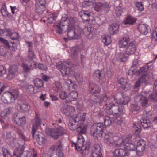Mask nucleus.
<instances>
[{
  "label": "nucleus",
  "instance_id": "nucleus-49",
  "mask_svg": "<svg viewBox=\"0 0 157 157\" xmlns=\"http://www.w3.org/2000/svg\"><path fill=\"white\" fill-rule=\"evenodd\" d=\"M111 37L109 36L106 35L102 39V42L105 46H108L111 43Z\"/></svg>",
  "mask_w": 157,
  "mask_h": 157
},
{
  "label": "nucleus",
  "instance_id": "nucleus-52",
  "mask_svg": "<svg viewBox=\"0 0 157 157\" xmlns=\"http://www.w3.org/2000/svg\"><path fill=\"white\" fill-rule=\"evenodd\" d=\"M34 83L36 87L40 88L43 86L44 83L41 79L37 78L35 79Z\"/></svg>",
  "mask_w": 157,
  "mask_h": 157
},
{
  "label": "nucleus",
  "instance_id": "nucleus-55",
  "mask_svg": "<svg viewBox=\"0 0 157 157\" xmlns=\"http://www.w3.org/2000/svg\"><path fill=\"white\" fill-rule=\"evenodd\" d=\"M104 122L105 126H109L111 124L112 121L110 117L106 116L104 119Z\"/></svg>",
  "mask_w": 157,
  "mask_h": 157
},
{
  "label": "nucleus",
  "instance_id": "nucleus-58",
  "mask_svg": "<svg viewBox=\"0 0 157 157\" xmlns=\"http://www.w3.org/2000/svg\"><path fill=\"white\" fill-rule=\"evenodd\" d=\"M29 64V65L30 69H32L37 67V63L35 62L30 59L29 61H28Z\"/></svg>",
  "mask_w": 157,
  "mask_h": 157
},
{
  "label": "nucleus",
  "instance_id": "nucleus-16",
  "mask_svg": "<svg viewBox=\"0 0 157 157\" xmlns=\"http://www.w3.org/2000/svg\"><path fill=\"white\" fill-rule=\"evenodd\" d=\"M75 109L74 107L65 105L63 108L62 112L63 114L68 117L72 116L74 115Z\"/></svg>",
  "mask_w": 157,
  "mask_h": 157
},
{
  "label": "nucleus",
  "instance_id": "nucleus-4",
  "mask_svg": "<svg viewBox=\"0 0 157 157\" xmlns=\"http://www.w3.org/2000/svg\"><path fill=\"white\" fill-rule=\"evenodd\" d=\"M104 127L103 123L94 124L90 127V134L95 139H100L102 136Z\"/></svg>",
  "mask_w": 157,
  "mask_h": 157
},
{
  "label": "nucleus",
  "instance_id": "nucleus-31",
  "mask_svg": "<svg viewBox=\"0 0 157 157\" xmlns=\"http://www.w3.org/2000/svg\"><path fill=\"white\" fill-rule=\"evenodd\" d=\"M13 107H9L6 108L5 109L1 112V116L4 119H6L7 116L11 114L13 111Z\"/></svg>",
  "mask_w": 157,
  "mask_h": 157
},
{
  "label": "nucleus",
  "instance_id": "nucleus-29",
  "mask_svg": "<svg viewBox=\"0 0 157 157\" xmlns=\"http://www.w3.org/2000/svg\"><path fill=\"white\" fill-rule=\"evenodd\" d=\"M114 155H118L123 157H128L129 155V153L123 149H117L113 152Z\"/></svg>",
  "mask_w": 157,
  "mask_h": 157
},
{
  "label": "nucleus",
  "instance_id": "nucleus-28",
  "mask_svg": "<svg viewBox=\"0 0 157 157\" xmlns=\"http://www.w3.org/2000/svg\"><path fill=\"white\" fill-rule=\"evenodd\" d=\"M36 135V138L37 142L40 145L44 144L46 142L45 137L42 133H40L37 134L36 131L35 133V135Z\"/></svg>",
  "mask_w": 157,
  "mask_h": 157
},
{
  "label": "nucleus",
  "instance_id": "nucleus-62",
  "mask_svg": "<svg viewBox=\"0 0 157 157\" xmlns=\"http://www.w3.org/2000/svg\"><path fill=\"white\" fill-rule=\"evenodd\" d=\"M152 39L155 41H157V28H156L153 31L151 34Z\"/></svg>",
  "mask_w": 157,
  "mask_h": 157
},
{
  "label": "nucleus",
  "instance_id": "nucleus-42",
  "mask_svg": "<svg viewBox=\"0 0 157 157\" xmlns=\"http://www.w3.org/2000/svg\"><path fill=\"white\" fill-rule=\"evenodd\" d=\"M36 12L38 14H42L46 9L45 6L38 5L35 4Z\"/></svg>",
  "mask_w": 157,
  "mask_h": 157
},
{
  "label": "nucleus",
  "instance_id": "nucleus-5",
  "mask_svg": "<svg viewBox=\"0 0 157 157\" xmlns=\"http://www.w3.org/2000/svg\"><path fill=\"white\" fill-rule=\"evenodd\" d=\"M56 67L60 71L63 77H66L70 74L71 71H73L74 65L70 61H65L56 64Z\"/></svg>",
  "mask_w": 157,
  "mask_h": 157
},
{
  "label": "nucleus",
  "instance_id": "nucleus-22",
  "mask_svg": "<svg viewBox=\"0 0 157 157\" xmlns=\"http://www.w3.org/2000/svg\"><path fill=\"white\" fill-rule=\"evenodd\" d=\"M130 40L129 35L125 34L121 39L119 41L118 44L120 48H124L128 45V42Z\"/></svg>",
  "mask_w": 157,
  "mask_h": 157
},
{
  "label": "nucleus",
  "instance_id": "nucleus-47",
  "mask_svg": "<svg viewBox=\"0 0 157 157\" xmlns=\"http://www.w3.org/2000/svg\"><path fill=\"white\" fill-rule=\"evenodd\" d=\"M105 5L102 3L99 2L97 3L95 6V10L96 11L98 12L101 10L105 8Z\"/></svg>",
  "mask_w": 157,
  "mask_h": 157
},
{
  "label": "nucleus",
  "instance_id": "nucleus-37",
  "mask_svg": "<svg viewBox=\"0 0 157 157\" xmlns=\"http://www.w3.org/2000/svg\"><path fill=\"white\" fill-rule=\"evenodd\" d=\"M64 23H66L67 25V28H74L77 26H75V21L72 17H70L65 20H63Z\"/></svg>",
  "mask_w": 157,
  "mask_h": 157
},
{
  "label": "nucleus",
  "instance_id": "nucleus-59",
  "mask_svg": "<svg viewBox=\"0 0 157 157\" xmlns=\"http://www.w3.org/2000/svg\"><path fill=\"white\" fill-rule=\"evenodd\" d=\"M1 12L3 16H7L8 13L7 11L5 5H4L1 6Z\"/></svg>",
  "mask_w": 157,
  "mask_h": 157
},
{
  "label": "nucleus",
  "instance_id": "nucleus-17",
  "mask_svg": "<svg viewBox=\"0 0 157 157\" xmlns=\"http://www.w3.org/2000/svg\"><path fill=\"white\" fill-rule=\"evenodd\" d=\"M18 74V67L17 66L13 65L10 67L8 70L7 78L11 80L16 77Z\"/></svg>",
  "mask_w": 157,
  "mask_h": 157
},
{
  "label": "nucleus",
  "instance_id": "nucleus-6",
  "mask_svg": "<svg viewBox=\"0 0 157 157\" xmlns=\"http://www.w3.org/2000/svg\"><path fill=\"white\" fill-rule=\"evenodd\" d=\"M45 132L47 135L50 136L54 139H56L61 135L66 134V131L63 127H59L56 129L46 128Z\"/></svg>",
  "mask_w": 157,
  "mask_h": 157
},
{
  "label": "nucleus",
  "instance_id": "nucleus-53",
  "mask_svg": "<svg viewBox=\"0 0 157 157\" xmlns=\"http://www.w3.org/2000/svg\"><path fill=\"white\" fill-rule=\"evenodd\" d=\"M135 6L140 11H142L144 10V6L141 2H137L135 3Z\"/></svg>",
  "mask_w": 157,
  "mask_h": 157
},
{
  "label": "nucleus",
  "instance_id": "nucleus-3",
  "mask_svg": "<svg viewBox=\"0 0 157 157\" xmlns=\"http://www.w3.org/2000/svg\"><path fill=\"white\" fill-rule=\"evenodd\" d=\"M84 139L82 135H79L78 137L76 143H72V145L74 146L76 149L78 151H81V153L83 155H87L89 152L90 145L89 144H86L83 145L84 142Z\"/></svg>",
  "mask_w": 157,
  "mask_h": 157
},
{
  "label": "nucleus",
  "instance_id": "nucleus-2",
  "mask_svg": "<svg viewBox=\"0 0 157 157\" xmlns=\"http://www.w3.org/2000/svg\"><path fill=\"white\" fill-rule=\"evenodd\" d=\"M62 145L60 141H58L55 145L52 146L48 153L44 154L43 157H64L63 152L60 151Z\"/></svg>",
  "mask_w": 157,
  "mask_h": 157
},
{
  "label": "nucleus",
  "instance_id": "nucleus-41",
  "mask_svg": "<svg viewBox=\"0 0 157 157\" xmlns=\"http://www.w3.org/2000/svg\"><path fill=\"white\" fill-rule=\"evenodd\" d=\"M133 129L135 131L136 134L138 135L142 130L140 124L138 122H134L133 123Z\"/></svg>",
  "mask_w": 157,
  "mask_h": 157
},
{
  "label": "nucleus",
  "instance_id": "nucleus-23",
  "mask_svg": "<svg viewBox=\"0 0 157 157\" xmlns=\"http://www.w3.org/2000/svg\"><path fill=\"white\" fill-rule=\"evenodd\" d=\"M146 142L144 140L141 139L137 143L136 149L138 154L140 153H143L145 149Z\"/></svg>",
  "mask_w": 157,
  "mask_h": 157
},
{
  "label": "nucleus",
  "instance_id": "nucleus-57",
  "mask_svg": "<svg viewBox=\"0 0 157 157\" xmlns=\"http://www.w3.org/2000/svg\"><path fill=\"white\" fill-rule=\"evenodd\" d=\"M127 56L126 55L124 54L123 53H118L117 54L116 57L117 58V59L118 60L120 61H123V59L126 58Z\"/></svg>",
  "mask_w": 157,
  "mask_h": 157
},
{
  "label": "nucleus",
  "instance_id": "nucleus-33",
  "mask_svg": "<svg viewBox=\"0 0 157 157\" xmlns=\"http://www.w3.org/2000/svg\"><path fill=\"white\" fill-rule=\"evenodd\" d=\"M137 20V19L131 16H128L123 21L125 25H133Z\"/></svg>",
  "mask_w": 157,
  "mask_h": 157
},
{
  "label": "nucleus",
  "instance_id": "nucleus-46",
  "mask_svg": "<svg viewBox=\"0 0 157 157\" xmlns=\"http://www.w3.org/2000/svg\"><path fill=\"white\" fill-rule=\"evenodd\" d=\"M57 16L55 15H52L50 16L48 19V22L50 24H54L55 25L56 23H57L58 21H56Z\"/></svg>",
  "mask_w": 157,
  "mask_h": 157
},
{
  "label": "nucleus",
  "instance_id": "nucleus-15",
  "mask_svg": "<svg viewBox=\"0 0 157 157\" xmlns=\"http://www.w3.org/2000/svg\"><path fill=\"white\" fill-rule=\"evenodd\" d=\"M41 118L36 113L35 117L33 120L32 133L33 138L34 137V135L35 133H36V131H37L38 127L41 124Z\"/></svg>",
  "mask_w": 157,
  "mask_h": 157
},
{
  "label": "nucleus",
  "instance_id": "nucleus-60",
  "mask_svg": "<svg viewBox=\"0 0 157 157\" xmlns=\"http://www.w3.org/2000/svg\"><path fill=\"white\" fill-rule=\"evenodd\" d=\"M2 151L3 153V157H12L11 155L7 149L3 148Z\"/></svg>",
  "mask_w": 157,
  "mask_h": 157
},
{
  "label": "nucleus",
  "instance_id": "nucleus-43",
  "mask_svg": "<svg viewBox=\"0 0 157 157\" xmlns=\"http://www.w3.org/2000/svg\"><path fill=\"white\" fill-rule=\"evenodd\" d=\"M89 90L91 93L97 94L100 92V89L96 85L93 84L90 88Z\"/></svg>",
  "mask_w": 157,
  "mask_h": 157
},
{
  "label": "nucleus",
  "instance_id": "nucleus-39",
  "mask_svg": "<svg viewBox=\"0 0 157 157\" xmlns=\"http://www.w3.org/2000/svg\"><path fill=\"white\" fill-rule=\"evenodd\" d=\"M124 148L129 151H134L136 149L135 144L132 142L126 143L123 144Z\"/></svg>",
  "mask_w": 157,
  "mask_h": 157
},
{
  "label": "nucleus",
  "instance_id": "nucleus-26",
  "mask_svg": "<svg viewBox=\"0 0 157 157\" xmlns=\"http://www.w3.org/2000/svg\"><path fill=\"white\" fill-rule=\"evenodd\" d=\"M118 83L121 85V87L123 90H128L130 89L131 87V85L128 83L127 80L122 77H121Z\"/></svg>",
  "mask_w": 157,
  "mask_h": 157
},
{
  "label": "nucleus",
  "instance_id": "nucleus-8",
  "mask_svg": "<svg viewBox=\"0 0 157 157\" xmlns=\"http://www.w3.org/2000/svg\"><path fill=\"white\" fill-rule=\"evenodd\" d=\"M67 32V36L70 39H76L80 37L82 32V29L78 27L74 28H68Z\"/></svg>",
  "mask_w": 157,
  "mask_h": 157
},
{
  "label": "nucleus",
  "instance_id": "nucleus-27",
  "mask_svg": "<svg viewBox=\"0 0 157 157\" xmlns=\"http://www.w3.org/2000/svg\"><path fill=\"white\" fill-rule=\"evenodd\" d=\"M139 31L142 34L146 35L150 31L149 26L145 24H140L137 27Z\"/></svg>",
  "mask_w": 157,
  "mask_h": 157
},
{
  "label": "nucleus",
  "instance_id": "nucleus-18",
  "mask_svg": "<svg viewBox=\"0 0 157 157\" xmlns=\"http://www.w3.org/2000/svg\"><path fill=\"white\" fill-rule=\"evenodd\" d=\"M91 157H102L101 148L98 144H95L91 150Z\"/></svg>",
  "mask_w": 157,
  "mask_h": 157
},
{
  "label": "nucleus",
  "instance_id": "nucleus-30",
  "mask_svg": "<svg viewBox=\"0 0 157 157\" xmlns=\"http://www.w3.org/2000/svg\"><path fill=\"white\" fill-rule=\"evenodd\" d=\"M119 25L117 24H113L110 25L108 28L109 33L112 35L117 33L119 31Z\"/></svg>",
  "mask_w": 157,
  "mask_h": 157
},
{
  "label": "nucleus",
  "instance_id": "nucleus-24",
  "mask_svg": "<svg viewBox=\"0 0 157 157\" xmlns=\"http://www.w3.org/2000/svg\"><path fill=\"white\" fill-rule=\"evenodd\" d=\"M114 136L113 133L110 132H105V142L109 145H111V143L114 141Z\"/></svg>",
  "mask_w": 157,
  "mask_h": 157
},
{
  "label": "nucleus",
  "instance_id": "nucleus-1",
  "mask_svg": "<svg viewBox=\"0 0 157 157\" xmlns=\"http://www.w3.org/2000/svg\"><path fill=\"white\" fill-rule=\"evenodd\" d=\"M86 113L82 112L78 113L75 116L70 118L69 120L68 126L70 129L74 130H77L79 124H84Z\"/></svg>",
  "mask_w": 157,
  "mask_h": 157
},
{
  "label": "nucleus",
  "instance_id": "nucleus-35",
  "mask_svg": "<svg viewBox=\"0 0 157 157\" xmlns=\"http://www.w3.org/2000/svg\"><path fill=\"white\" fill-rule=\"evenodd\" d=\"M0 42L2 44H4L5 47L10 48V47L11 48V49L13 51H14L15 49V47L14 46L12 45L11 46L10 44V43L8 42L7 40H5V39L0 36Z\"/></svg>",
  "mask_w": 157,
  "mask_h": 157
},
{
  "label": "nucleus",
  "instance_id": "nucleus-61",
  "mask_svg": "<svg viewBox=\"0 0 157 157\" xmlns=\"http://www.w3.org/2000/svg\"><path fill=\"white\" fill-rule=\"evenodd\" d=\"M123 144H124V143L123 140H122V141L120 143H117V142H115L114 141L113 143H111V145L114 147H121L122 145L123 146Z\"/></svg>",
  "mask_w": 157,
  "mask_h": 157
},
{
  "label": "nucleus",
  "instance_id": "nucleus-11",
  "mask_svg": "<svg viewBox=\"0 0 157 157\" xmlns=\"http://www.w3.org/2000/svg\"><path fill=\"white\" fill-rule=\"evenodd\" d=\"M153 75V73L151 72L142 75L136 82L135 87L136 88L138 87L140 85L141 83H147L152 78Z\"/></svg>",
  "mask_w": 157,
  "mask_h": 157
},
{
  "label": "nucleus",
  "instance_id": "nucleus-40",
  "mask_svg": "<svg viewBox=\"0 0 157 157\" xmlns=\"http://www.w3.org/2000/svg\"><path fill=\"white\" fill-rule=\"evenodd\" d=\"M140 109V107L137 104H132L130 106V110L133 113L137 114Z\"/></svg>",
  "mask_w": 157,
  "mask_h": 157
},
{
  "label": "nucleus",
  "instance_id": "nucleus-19",
  "mask_svg": "<svg viewBox=\"0 0 157 157\" xmlns=\"http://www.w3.org/2000/svg\"><path fill=\"white\" fill-rule=\"evenodd\" d=\"M25 138L24 136H22V143L20 145L19 147L16 148L13 153V157H21L22 154L24 149L23 145L25 144Z\"/></svg>",
  "mask_w": 157,
  "mask_h": 157
},
{
  "label": "nucleus",
  "instance_id": "nucleus-45",
  "mask_svg": "<svg viewBox=\"0 0 157 157\" xmlns=\"http://www.w3.org/2000/svg\"><path fill=\"white\" fill-rule=\"evenodd\" d=\"M77 131H79V133L81 134H85L87 131V126L84 125L83 124L79 125Z\"/></svg>",
  "mask_w": 157,
  "mask_h": 157
},
{
  "label": "nucleus",
  "instance_id": "nucleus-50",
  "mask_svg": "<svg viewBox=\"0 0 157 157\" xmlns=\"http://www.w3.org/2000/svg\"><path fill=\"white\" fill-rule=\"evenodd\" d=\"M94 30L93 27H85L83 30L84 33L86 36L90 35L93 33V30Z\"/></svg>",
  "mask_w": 157,
  "mask_h": 157
},
{
  "label": "nucleus",
  "instance_id": "nucleus-56",
  "mask_svg": "<svg viewBox=\"0 0 157 157\" xmlns=\"http://www.w3.org/2000/svg\"><path fill=\"white\" fill-rule=\"evenodd\" d=\"M34 86L31 85H28L26 88V92L28 94H33L34 93Z\"/></svg>",
  "mask_w": 157,
  "mask_h": 157
},
{
  "label": "nucleus",
  "instance_id": "nucleus-13",
  "mask_svg": "<svg viewBox=\"0 0 157 157\" xmlns=\"http://www.w3.org/2000/svg\"><path fill=\"white\" fill-rule=\"evenodd\" d=\"M53 26L55 27L56 32L59 34L64 33L67 29V25L66 23H64L63 20L61 21H58L57 23Z\"/></svg>",
  "mask_w": 157,
  "mask_h": 157
},
{
  "label": "nucleus",
  "instance_id": "nucleus-9",
  "mask_svg": "<svg viewBox=\"0 0 157 157\" xmlns=\"http://www.w3.org/2000/svg\"><path fill=\"white\" fill-rule=\"evenodd\" d=\"M141 64L142 62L140 58L135 59L132 62V66L128 71L127 74V78H131L132 75H135L136 73L138 74L139 73L137 72V71L139 68L140 65Z\"/></svg>",
  "mask_w": 157,
  "mask_h": 157
},
{
  "label": "nucleus",
  "instance_id": "nucleus-21",
  "mask_svg": "<svg viewBox=\"0 0 157 157\" xmlns=\"http://www.w3.org/2000/svg\"><path fill=\"white\" fill-rule=\"evenodd\" d=\"M93 77L95 78L98 79L100 83L102 84L105 82V78L104 77L103 72L102 71L97 70L93 74Z\"/></svg>",
  "mask_w": 157,
  "mask_h": 157
},
{
  "label": "nucleus",
  "instance_id": "nucleus-51",
  "mask_svg": "<svg viewBox=\"0 0 157 157\" xmlns=\"http://www.w3.org/2000/svg\"><path fill=\"white\" fill-rule=\"evenodd\" d=\"M148 68L149 67L147 65H144L141 68H139L137 70V72L139 73L138 74V73H136L135 74V75H139L141 73L147 71L148 70Z\"/></svg>",
  "mask_w": 157,
  "mask_h": 157
},
{
  "label": "nucleus",
  "instance_id": "nucleus-54",
  "mask_svg": "<svg viewBox=\"0 0 157 157\" xmlns=\"http://www.w3.org/2000/svg\"><path fill=\"white\" fill-rule=\"evenodd\" d=\"M27 57L29 59L32 60L36 58V56L32 50H28Z\"/></svg>",
  "mask_w": 157,
  "mask_h": 157
},
{
  "label": "nucleus",
  "instance_id": "nucleus-12",
  "mask_svg": "<svg viewBox=\"0 0 157 157\" xmlns=\"http://www.w3.org/2000/svg\"><path fill=\"white\" fill-rule=\"evenodd\" d=\"M0 35L10 37L13 40H18L19 35L17 33H12V30L10 29H5L3 30L0 29Z\"/></svg>",
  "mask_w": 157,
  "mask_h": 157
},
{
  "label": "nucleus",
  "instance_id": "nucleus-44",
  "mask_svg": "<svg viewBox=\"0 0 157 157\" xmlns=\"http://www.w3.org/2000/svg\"><path fill=\"white\" fill-rule=\"evenodd\" d=\"M78 96V93L75 91H72L70 92L67 96L70 101H72L76 100Z\"/></svg>",
  "mask_w": 157,
  "mask_h": 157
},
{
  "label": "nucleus",
  "instance_id": "nucleus-7",
  "mask_svg": "<svg viewBox=\"0 0 157 157\" xmlns=\"http://www.w3.org/2000/svg\"><path fill=\"white\" fill-rule=\"evenodd\" d=\"M18 95V92L15 90L12 93L7 92L1 97L2 101L5 103H10L14 102Z\"/></svg>",
  "mask_w": 157,
  "mask_h": 157
},
{
  "label": "nucleus",
  "instance_id": "nucleus-48",
  "mask_svg": "<svg viewBox=\"0 0 157 157\" xmlns=\"http://www.w3.org/2000/svg\"><path fill=\"white\" fill-rule=\"evenodd\" d=\"M21 112H26L29 111L30 108V105L27 104H23L19 105Z\"/></svg>",
  "mask_w": 157,
  "mask_h": 157
},
{
  "label": "nucleus",
  "instance_id": "nucleus-25",
  "mask_svg": "<svg viewBox=\"0 0 157 157\" xmlns=\"http://www.w3.org/2000/svg\"><path fill=\"white\" fill-rule=\"evenodd\" d=\"M125 52L128 55L132 54L135 52L136 48L134 42H131L126 47Z\"/></svg>",
  "mask_w": 157,
  "mask_h": 157
},
{
  "label": "nucleus",
  "instance_id": "nucleus-34",
  "mask_svg": "<svg viewBox=\"0 0 157 157\" xmlns=\"http://www.w3.org/2000/svg\"><path fill=\"white\" fill-rule=\"evenodd\" d=\"M91 13L88 11H83L81 12V17L83 20L86 21L90 20Z\"/></svg>",
  "mask_w": 157,
  "mask_h": 157
},
{
  "label": "nucleus",
  "instance_id": "nucleus-10",
  "mask_svg": "<svg viewBox=\"0 0 157 157\" xmlns=\"http://www.w3.org/2000/svg\"><path fill=\"white\" fill-rule=\"evenodd\" d=\"M108 105L109 106H107L106 109L109 111L111 110L112 111V112L110 113H109L116 115L121 114L124 113V109L123 107L121 105H115L113 103H109Z\"/></svg>",
  "mask_w": 157,
  "mask_h": 157
},
{
  "label": "nucleus",
  "instance_id": "nucleus-14",
  "mask_svg": "<svg viewBox=\"0 0 157 157\" xmlns=\"http://www.w3.org/2000/svg\"><path fill=\"white\" fill-rule=\"evenodd\" d=\"M21 113H14L13 117V121L17 124L19 126L24 125L26 123L25 116Z\"/></svg>",
  "mask_w": 157,
  "mask_h": 157
},
{
  "label": "nucleus",
  "instance_id": "nucleus-20",
  "mask_svg": "<svg viewBox=\"0 0 157 157\" xmlns=\"http://www.w3.org/2000/svg\"><path fill=\"white\" fill-rule=\"evenodd\" d=\"M134 100L136 102H139L142 107H147L148 103V99L146 97L140 95L135 97Z\"/></svg>",
  "mask_w": 157,
  "mask_h": 157
},
{
  "label": "nucleus",
  "instance_id": "nucleus-32",
  "mask_svg": "<svg viewBox=\"0 0 157 157\" xmlns=\"http://www.w3.org/2000/svg\"><path fill=\"white\" fill-rule=\"evenodd\" d=\"M140 123L144 129H148L151 126V123L149 120L142 118L140 120Z\"/></svg>",
  "mask_w": 157,
  "mask_h": 157
},
{
  "label": "nucleus",
  "instance_id": "nucleus-36",
  "mask_svg": "<svg viewBox=\"0 0 157 157\" xmlns=\"http://www.w3.org/2000/svg\"><path fill=\"white\" fill-rule=\"evenodd\" d=\"M79 48L77 47L72 48L71 49V56L74 59L77 58L78 56Z\"/></svg>",
  "mask_w": 157,
  "mask_h": 157
},
{
  "label": "nucleus",
  "instance_id": "nucleus-64",
  "mask_svg": "<svg viewBox=\"0 0 157 157\" xmlns=\"http://www.w3.org/2000/svg\"><path fill=\"white\" fill-rule=\"evenodd\" d=\"M75 77L76 80L78 82H80L82 81V78L79 73H75L74 75Z\"/></svg>",
  "mask_w": 157,
  "mask_h": 157
},
{
  "label": "nucleus",
  "instance_id": "nucleus-63",
  "mask_svg": "<svg viewBox=\"0 0 157 157\" xmlns=\"http://www.w3.org/2000/svg\"><path fill=\"white\" fill-rule=\"evenodd\" d=\"M132 136L131 134H129L127 136L125 140L123 141L124 144L126 143L132 142Z\"/></svg>",
  "mask_w": 157,
  "mask_h": 157
},
{
  "label": "nucleus",
  "instance_id": "nucleus-38",
  "mask_svg": "<svg viewBox=\"0 0 157 157\" xmlns=\"http://www.w3.org/2000/svg\"><path fill=\"white\" fill-rule=\"evenodd\" d=\"M129 99V98L128 96H125L122 97L120 99H118L115 101L118 104L124 105L128 103Z\"/></svg>",
  "mask_w": 157,
  "mask_h": 157
}]
</instances>
